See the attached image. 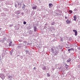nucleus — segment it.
<instances>
[{
	"mask_svg": "<svg viewBox=\"0 0 80 80\" xmlns=\"http://www.w3.org/2000/svg\"><path fill=\"white\" fill-rule=\"evenodd\" d=\"M59 48H60V47L59 46H58L55 49V50L54 52V55H57V54H58V53H59Z\"/></svg>",
	"mask_w": 80,
	"mask_h": 80,
	"instance_id": "obj_1",
	"label": "nucleus"
},
{
	"mask_svg": "<svg viewBox=\"0 0 80 80\" xmlns=\"http://www.w3.org/2000/svg\"><path fill=\"white\" fill-rule=\"evenodd\" d=\"M0 77L2 80H4L5 78V75L3 73H1L0 74Z\"/></svg>",
	"mask_w": 80,
	"mask_h": 80,
	"instance_id": "obj_2",
	"label": "nucleus"
},
{
	"mask_svg": "<svg viewBox=\"0 0 80 80\" xmlns=\"http://www.w3.org/2000/svg\"><path fill=\"white\" fill-rule=\"evenodd\" d=\"M73 31L74 32H75V35L76 36H77V33H78L77 31V30H73Z\"/></svg>",
	"mask_w": 80,
	"mask_h": 80,
	"instance_id": "obj_3",
	"label": "nucleus"
},
{
	"mask_svg": "<svg viewBox=\"0 0 80 80\" xmlns=\"http://www.w3.org/2000/svg\"><path fill=\"white\" fill-rule=\"evenodd\" d=\"M18 6L19 7V8H20L21 7V6H22V4L21 3H20V2L18 3Z\"/></svg>",
	"mask_w": 80,
	"mask_h": 80,
	"instance_id": "obj_4",
	"label": "nucleus"
},
{
	"mask_svg": "<svg viewBox=\"0 0 80 80\" xmlns=\"http://www.w3.org/2000/svg\"><path fill=\"white\" fill-rule=\"evenodd\" d=\"M37 6L32 7V8L33 10H36L37 9Z\"/></svg>",
	"mask_w": 80,
	"mask_h": 80,
	"instance_id": "obj_5",
	"label": "nucleus"
},
{
	"mask_svg": "<svg viewBox=\"0 0 80 80\" xmlns=\"http://www.w3.org/2000/svg\"><path fill=\"white\" fill-rule=\"evenodd\" d=\"M38 30V29L37 28V27L35 26L34 27V32H37Z\"/></svg>",
	"mask_w": 80,
	"mask_h": 80,
	"instance_id": "obj_6",
	"label": "nucleus"
},
{
	"mask_svg": "<svg viewBox=\"0 0 80 80\" xmlns=\"http://www.w3.org/2000/svg\"><path fill=\"white\" fill-rule=\"evenodd\" d=\"M71 60H72V59L70 58H69L67 60V63H68V62L70 63V62L71 61Z\"/></svg>",
	"mask_w": 80,
	"mask_h": 80,
	"instance_id": "obj_7",
	"label": "nucleus"
},
{
	"mask_svg": "<svg viewBox=\"0 0 80 80\" xmlns=\"http://www.w3.org/2000/svg\"><path fill=\"white\" fill-rule=\"evenodd\" d=\"M54 49L53 48H51V52L52 53H54V52H55V50H54Z\"/></svg>",
	"mask_w": 80,
	"mask_h": 80,
	"instance_id": "obj_8",
	"label": "nucleus"
},
{
	"mask_svg": "<svg viewBox=\"0 0 80 80\" xmlns=\"http://www.w3.org/2000/svg\"><path fill=\"white\" fill-rule=\"evenodd\" d=\"M49 6L50 8H52V7H53V4H52V3H50L49 4Z\"/></svg>",
	"mask_w": 80,
	"mask_h": 80,
	"instance_id": "obj_9",
	"label": "nucleus"
},
{
	"mask_svg": "<svg viewBox=\"0 0 80 80\" xmlns=\"http://www.w3.org/2000/svg\"><path fill=\"white\" fill-rule=\"evenodd\" d=\"M76 16H74V19H73V20H74V21H76V20H77V18H76Z\"/></svg>",
	"mask_w": 80,
	"mask_h": 80,
	"instance_id": "obj_10",
	"label": "nucleus"
},
{
	"mask_svg": "<svg viewBox=\"0 0 80 80\" xmlns=\"http://www.w3.org/2000/svg\"><path fill=\"white\" fill-rule=\"evenodd\" d=\"M10 55H12V53H13V50H12L11 51H10Z\"/></svg>",
	"mask_w": 80,
	"mask_h": 80,
	"instance_id": "obj_11",
	"label": "nucleus"
},
{
	"mask_svg": "<svg viewBox=\"0 0 80 80\" xmlns=\"http://www.w3.org/2000/svg\"><path fill=\"white\" fill-rule=\"evenodd\" d=\"M16 12L17 13V14H20V11H17Z\"/></svg>",
	"mask_w": 80,
	"mask_h": 80,
	"instance_id": "obj_12",
	"label": "nucleus"
},
{
	"mask_svg": "<svg viewBox=\"0 0 80 80\" xmlns=\"http://www.w3.org/2000/svg\"><path fill=\"white\" fill-rule=\"evenodd\" d=\"M66 22H67V23H69L70 22V21L68 20V19H67V20L66 21Z\"/></svg>",
	"mask_w": 80,
	"mask_h": 80,
	"instance_id": "obj_13",
	"label": "nucleus"
},
{
	"mask_svg": "<svg viewBox=\"0 0 80 80\" xmlns=\"http://www.w3.org/2000/svg\"><path fill=\"white\" fill-rule=\"evenodd\" d=\"M43 70H45L46 68V66H43L42 68Z\"/></svg>",
	"mask_w": 80,
	"mask_h": 80,
	"instance_id": "obj_14",
	"label": "nucleus"
},
{
	"mask_svg": "<svg viewBox=\"0 0 80 80\" xmlns=\"http://www.w3.org/2000/svg\"><path fill=\"white\" fill-rule=\"evenodd\" d=\"M26 43H27V42L26 41H24L23 42V45H25V44H26Z\"/></svg>",
	"mask_w": 80,
	"mask_h": 80,
	"instance_id": "obj_15",
	"label": "nucleus"
},
{
	"mask_svg": "<svg viewBox=\"0 0 80 80\" xmlns=\"http://www.w3.org/2000/svg\"><path fill=\"white\" fill-rule=\"evenodd\" d=\"M68 51L69 53H70V52H71V51H72V50H71V49H68Z\"/></svg>",
	"mask_w": 80,
	"mask_h": 80,
	"instance_id": "obj_16",
	"label": "nucleus"
},
{
	"mask_svg": "<svg viewBox=\"0 0 80 80\" xmlns=\"http://www.w3.org/2000/svg\"><path fill=\"white\" fill-rule=\"evenodd\" d=\"M12 42H11L9 44V46H12Z\"/></svg>",
	"mask_w": 80,
	"mask_h": 80,
	"instance_id": "obj_17",
	"label": "nucleus"
},
{
	"mask_svg": "<svg viewBox=\"0 0 80 80\" xmlns=\"http://www.w3.org/2000/svg\"><path fill=\"white\" fill-rule=\"evenodd\" d=\"M51 24H52V25H54V24H55V22H52Z\"/></svg>",
	"mask_w": 80,
	"mask_h": 80,
	"instance_id": "obj_18",
	"label": "nucleus"
},
{
	"mask_svg": "<svg viewBox=\"0 0 80 80\" xmlns=\"http://www.w3.org/2000/svg\"><path fill=\"white\" fill-rule=\"evenodd\" d=\"M69 12L71 13H72V12H73L72 11L70 10L69 11Z\"/></svg>",
	"mask_w": 80,
	"mask_h": 80,
	"instance_id": "obj_19",
	"label": "nucleus"
},
{
	"mask_svg": "<svg viewBox=\"0 0 80 80\" xmlns=\"http://www.w3.org/2000/svg\"><path fill=\"white\" fill-rule=\"evenodd\" d=\"M26 23H27V22H23V24H24V25H25V24H26Z\"/></svg>",
	"mask_w": 80,
	"mask_h": 80,
	"instance_id": "obj_20",
	"label": "nucleus"
},
{
	"mask_svg": "<svg viewBox=\"0 0 80 80\" xmlns=\"http://www.w3.org/2000/svg\"><path fill=\"white\" fill-rule=\"evenodd\" d=\"M61 40L62 41V42L63 40V38H62L61 39Z\"/></svg>",
	"mask_w": 80,
	"mask_h": 80,
	"instance_id": "obj_21",
	"label": "nucleus"
},
{
	"mask_svg": "<svg viewBox=\"0 0 80 80\" xmlns=\"http://www.w3.org/2000/svg\"><path fill=\"white\" fill-rule=\"evenodd\" d=\"M22 47V46H18V47H19V48H21V47Z\"/></svg>",
	"mask_w": 80,
	"mask_h": 80,
	"instance_id": "obj_22",
	"label": "nucleus"
},
{
	"mask_svg": "<svg viewBox=\"0 0 80 80\" xmlns=\"http://www.w3.org/2000/svg\"><path fill=\"white\" fill-rule=\"evenodd\" d=\"M10 77H11V76L10 75H9L8 76V78H10Z\"/></svg>",
	"mask_w": 80,
	"mask_h": 80,
	"instance_id": "obj_23",
	"label": "nucleus"
},
{
	"mask_svg": "<svg viewBox=\"0 0 80 80\" xmlns=\"http://www.w3.org/2000/svg\"><path fill=\"white\" fill-rule=\"evenodd\" d=\"M71 50H74V49L73 48H71Z\"/></svg>",
	"mask_w": 80,
	"mask_h": 80,
	"instance_id": "obj_24",
	"label": "nucleus"
},
{
	"mask_svg": "<svg viewBox=\"0 0 80 80\" xmlns=\"http://www.w3.org/2000/svg\"><path fill=\"white\" fill-rule=\"evenodd\" d=\"M47 75V76H48V77H50V75H49V74H48Z\"/></svg>",
	"mask_w": 80,
	"mask_h": 80,
	"instance_id": "obj_25",
	"label": "nucleus"
},
{
	"mask_svg": "<svg viewBox=\"0 0 80 80\" xmlns=\"http://www.w3.org/2000/svg\"><path fill=\"white\" fill-rule=\"evenodd\" d=\"M26 53L27 54V53H28V50H26Z\"/></svg>",
	"mask_w": 80,
	"mask_h": 80,
	"instance_id": "obj_26",
	"label": "nucleus"
},
{
	"mask_svg": "<svg viewBox=\"0 0 80 80\" xmlns=\"http://www.w3.org/2000/svg\"><path fill=\"white\" fill-rule=\"evenodd\" d=\"M15 7L16 8H17V4H16L15 5Z\"/></svg>",
	"mask_w": 80,
	"mask_h": 80,
	"instance_id": "obj_27",
	"label": "nucleus"
},
{
	"mask_svg": "<svg viewBox=\"0 0 80 80\" xmlns=\"http://www.w3.org/2000/svg\"><path fill=\"white\" fill-rule=\"evenodd\" d=\"M66 66H66V68H68V66H67V65L66 64Z\"/></svg>",
	"mask_w": 80,
	"mask_h": 80,
	"instance_id": "obj_28",
	"label": "nucleus"
},
{
	"mask_svg": "<svg viewBox=\"0 0 80 80\" xmlns=\"http://www.w3.org/2000/svg\"><path fill=\"white\" fill-rule=\"evenodd\" d=\"M25 6H23L22 7V8H25Z\"/></svg>",
	"mask_w": 80,
	"mask_h": 80,
	"instance_id": "obj_29",
	"label": "nucleus"
},
{
	"mask_svg": "<svg viewBox=\"0 0 80 80\" xmlns=\"http://www.w3.org/2000/svg\"><path fill=\"white\" fill-rule=\"evenodd\" d=\"M65 19H67V16L65 17Z\"/></svg>",
	"mask_w": 80,
	"mask_h": 80,
	"instance_id": "obj_30",
	"label": "nucleus"
},
{
	"mask_svg": "<svg viewBox=\"0 0 80 80\" xmlns=\"http://www.w3.org/2000/svg\"><path fill=\"white\" fill-rule=\"evenodd\" d=\"M12 26H13V25L12 24V25H10V27H12Z\"/></svg>",
	"mask_w": 80,
	"mask_h": 80,
	"instance_id": "obj_31",
	"label": "nucleus"
},
{
	"mask_svg": "<svg viewBox=\"0 0 80 80\" xmlns=\"http://www.w3.org/2000/svg\"><path fill=\"white\" fill-rule=\"evenodd\" d=\"M52 30H55V28H52Z\"/></svg>",
	"mask_w": 80,
	"mask_h": 80,
	"instance_id": "obj_32",
	"label": "nucleus"
},
{
	"mask_svg": "<svg viewBox=\"0 0 80 80\" xmlns=\"http://www.w3.org/2000/svg\"><path fill=\"white\" fill-rule=\"evenodd\" d=\"M23 12H22L21 13V14L23 16Z\"/></svg>",
	"mask_w": 80,
	"mask_h": 80,
	"instance_id": "obj_33",
	"label": "nucleus"
},
{
	"mask_svg": "<svg viewBox=\"0 0 80 80\" xmlns=\"http://www.w3.org/2000/svg\"><path fill=\"white\" fill-rule=\"evenodd\" d=\"M33 69H34V70H36V68L34 67V68Z\"/></svg>",
	"mask_w": 80,
	"mask_h": 80,
	"instance_id": "obj_34",
	"label": "nucleus"
},
{
	"mask_svg": "<svg viewBox=\"0 0 80 80\" xmlns=\"http://www.w3.org/2000/svg\"><path fill=\"white\" fill-rule=\"evenodd\" d=\"M22 40H19V42H22Z\"/></svg>",
	"mask_w": 80,
	"mask_h": 80,
	"instance_id": "obj_35",
	"label": "nucleus"
},
{
	"mask_svg": "<svg viewBox=\"0 0 80 80\" xmlns=\"http://www.w3.org/2000/svg\"><path fill=\"white\" fill-rule=\"evenodd\" d=\"M78 68H80V66L78 65Z\"/></svg>",
	"mask_w": 80,
	"mask_h": 80,
	"instance_id": "obj_36",
	"label": "nucleus"
},
{
	"mask_svg": "<svg viewBox=\"0 0 80 80\" xmlns=\"http://www.w3.org/2000/svg\"><path fill=\"white\" fill-rule=\"evenodd\" d=\"M71 55H73V53H71Z\"/></svg>",
	"mask_w": 80,
	"mask_h": 80,
	"instance_id": "obj_37",
	"label": "nucleus"
},
{
	"mask_svg": "<svg viewBox=\"0 0 80 80\" xmlns=\"http://www.w3.org/2000/svg\"><path fill=\"white\" fill-rule=\"evenodd\" d=\"M25 4H24V5H23V6L25 7Z\"/></svg>",
	"mask_w": 80,
	"mask_h": 80,
	"instance_id": "obj_38",
	"label": "nucleus"
},
{
	"mask_svg": "<svg viewBox=\"0 0 80 80\" xmlns=\"http://www.w3.org/2000/svg\"><path fill=\"white\" fill-rule=\"evenodd\" d=\"M2 30V28H0V30Z\"/></svg>",
	"mask_w": 80,
	"mask_h": 80,
	"instance_id": "obj_39",
	"label": "nucleus"
},
{
	"mask_svg": "<svg viewBox=\"0 0 80 80\" xmlns=\"http://www.w3.org/2000/svg\"><path fill=\"white\" fill-rule=\"evenodd\" d=\"M5 38H4V39H3L4 40H5Z\"/></svg>",
	"mask_w": 80,
	"mask_h": 80,
	"instance_id": "obj_40",
	"label": "nucleus"
},
{
	"mask_svg": "<svg viewBox=\"0 0 80 80\" xmlns=\"http://www.w3.org/2000/svg\"><path fill=\"white\" fill-rule=\"evenodd\" d=\"M69 48V47H68V48Z\"/></svg>",
	"mask_w": 80,
	"mask_h": 80,
	"instance_id": "obj_41",
	"label": "nucleus"
}]
</instances>
